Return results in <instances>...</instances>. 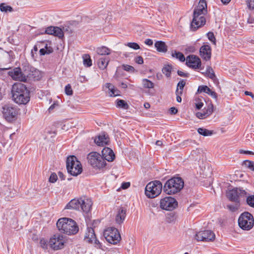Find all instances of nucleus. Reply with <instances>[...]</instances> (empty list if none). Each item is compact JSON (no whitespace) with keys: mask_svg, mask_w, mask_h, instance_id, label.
<instances>
[{"mask_svg":"<svg viewBox=\"0 0 254 254\" xmlns=\"http://www.w3.org/2000/svg\"><path fill=\"white\" fill-rule=\"evenodd\" d=\"M65 243L63 235L60 234L54 235L49 242L50 248L55 251L64 248Z\"/></svg>","mask_w":254,"mask_h":254,"instance_id":"12","label":"nucleus"},{"mask_svg":"<svg viewBox=\"0 0 254 254\" xmlns=\"http://www.w3.org/2000/svg\"><path fill=\"white\" fill-rule=\"evenodd\" d=\"M0 10L3 12H12L13 9V8L9 5H6L5 3H2L0 4Z\"/></svg>","mask_w":254,"mask_h":254,"instance_id":"39","label":"nucleus"},{"mask_svg":"<svg viewBox=\"0 0 254 254\" xmlns=\"http://www.w3.org/2000/svg\"><path fill=\"white\" fill-rule=\"evenodd\" d=\"M106 87L110 90V96H117L120 95V91L114 88V86L111 83H107Z\"/></svg>","mask_w":254,"mask_h":254,"instance_id":"32","label":"nucleus"},{"mask_svg":"<svg viewBox=\"0 0 254 254\" xmlns=\"http://www.w3.org/2000/svg\"><path fill=\"white\" fill-rule=\"evenodd\" d=\"M194 238L197 241L211 242L215 240V235L211 230H204L197 232Z\"/></svg>","mask_w":254,"mask_h":254,"instance_id":"15","label":"nucleus"},{"mask_svg":"<svg viewBox=\"0 0 254 254\" xmlns=\"http://www.w3.org/2000/svg\"><path fill=\"white\" fill-rule=\"evenodd\" d=\"M198 93L204 92L207 93V94L210 95L212 98L217 100V93L211 90L206 85H200L199 86L197 89Z\"/></svg>","mask_w":254,"mask_h":254,"instance_id":"21","label":"nucleus"},{"mask_svg":"<svg viewBox=\"0 0 254 254\" xmlns=\"http://www.w3.org/2000/svg\"><path fill=\"white\" fill-rule=\"evenodd\" d=\"M186 64L189 67L194 69H202L201 67V62L200 59L197 56L193 55H189L187 57Z\"/></svg>","mask_w":254,"mask_h":254,"instance_id":"17","label":"nucleus"},{"mask_svg":"<svg viewBox=\"0 0 254 254\" xmlns=\"http://www.w3.org/2000/svg\"><path fill=\"white\" fill-rule=\"evenodd\" d=\"M176 94L177 95L176 100L178 102H181L182 101V98L181 97V95L182 94V93L181 91H179V90H176Z\"/></svg>","mask_w":254,"mask_h":254,"instance_id":"55","label":"nucleus"},{"mask_svg":"<svg viewBox=\"0 0 254 254\" xmlns=\"http://www.w3.org/2000/svg\"><path fill=\"white\" fill-rule=\"evenodd\" d=\"M247 4L250 9H254V0H248Z\"/></svg>","mask_w":254,"mask_h":254,"instance_id":"53","label":"nucleus"},{"mask_svg":"<svg viewBox=\"0 0 254 254\" xmlns=\"http://www.w3.org/2000/svg\"><path fill=\"white\" fill-rule=\"evenodd\" d=\"M175 219V214L171 213L169 214H168L166 217V221L168 223H172L173 222Z\"/></svg>","mask_w":254,"mask_h":254,"instance_id":"48","label":"nucleus"},{"mask_svg":"<svg viewBox=\"0 0 254 254\" xmlns=\"http://www.w3.org/2000/svg\"><path fill=\"white\" fill-rule=\"evenodd\" d=\"M207 13L205 0H199L197 6L194 9L193 18L190 23V29L195 31L206 23L204 15Z\"/></svg>","mask_w":254,"mask_h":254,"instance_id":"1","label":"nucleus"},{"mask_svg":"<svg viewBox=\"0 0 254 254\" xmlns=\"http://www.w3.org/2000/svg\"><path fill=\"white\" fill-rule=\"evenodd\" d=\"M122 68L126 71L129 72H134L135 71L134 68L130 65L123 64L122 65Z\"/></svg>","mask_w":254,"mask_h":254,"instance_id":"43","label":"nucleus"},{"mask_svg":"<svg viewBox=\"0 0 254 254\" xmlns=\"http://www.w3.org/2000/svg\"><path fill=\"white\" fill-rule=\"evenodd\" d=\"M27 78H33L34 80H39L42 77L41 72L35 69H33V70L27 72Z\"/></svg>","mask_w":254,"mask_h":254,"instance_id":"26","label":"nucleus"},{"mask_svg":"<svg viewBox=\"0 0 254 254\" xmlns=\"http://www.w3.org/2000/svg\"><path fill=\"white\" fill-rule=\"evenodd\" d=\"M169 112L171 115H175L178 113V109L175 107H171L169 109Z\"/></svg>","mask_w":254,"mask_h":254,"instance_id":"58","label":"nucleus"},{"mask_svg":"<svg viewBox=\"0 0 254 254\" xmlns=\"http://www.w3.org/2000/svg\"><path fill=\"white\" fill-rule=\"evenodd\" d=\"M83 60V64L85 66L90 67L92 65V60L90 56L88 54H84L82 56Z\"/></svg>","mask_w":254,"mask_h":254,"instance_id":"34","label":"nucleus"},{"mask_svg":"<svg viewBox=\"0 0 254 254\" xmlns=\"http://www.w3.org/2000/svg\"><path fill=\"white\" fill-rule=\"evenodd\" d=\"M238 225L244 230H251L254 226V218L249 212L242 213L238 219Z\"/></svg>","mask_w":254,"mask_h":254,"instance_id":"8","label":"nucleus"},{"mask_svg":"<svg viewBox=\"0 0 254 254\" xmlns=\"http://www.w3.org/2000/svg\"><path fill=\"white\" fill-rule=\"evenodd\" d=\"M162 189V184L160 181L151 182L146 185L145 193L148 198H155L160 194Z\"/></svg>","mask_w":254,"mask_h":254,"instance_id":"7","label":"nucleus"},{"mask_svg":"<svg viewBox=\"0 0 254 254\" xmlns=\"http://www.w3.org/2000/svg\"><path fill=\"white\" fill-rule=\"evenodd\" d=\"M246 202L248 205L254 208V195H250L247 197Z\"/></svg>","mask_w":254,"mask_h":254,"instance_id":"41","label":"nucleus"},{"mask_svg":"<svg viewBox=\"0 0 254 254\" xmlns=\"http://www.w3.org/2000/svg\"><path fill=\"white\" fill-rule=\"evenodd\" d=\"M40 246L43 249H48V244L47 243V241L45 239H41L40 241Z\"/></svg>","mask_w":254,"mask_h":254,"instance_id":"49","label":"nucleus"},{"mask_svg":"<svg viewBox=\"0 0 254 254\" xmlns=\"http://www.w3.org/2000/svg\"><path fill=\"white\" fill-rule=\"evenodd\" d=\"M11 93L12 99L17 104L26 105L30 101V91L23 83H14L12 86Z\"/></svg>","mask_w":254,"mask_h":254,"instance_id":"2","label":"nucleus"},{"mask_svg":"<svg viewBox=\"0 0 254 254\" xmlns=\"http://www.w3.org/2000/svg\"><path fill=\"white\" fill-rule=\"evenodd\" d=\"M177 73L179 76H182V77H189V73L184 72L183 71L179 70H178L177 71Z\"/></svg>","mask_w":254,"mask_h":254,"instance_id":"57","label":"nucleus"},{"mask_svg":"<svg viewBox=\"0 0 254 254\" xmlns=\"http://www.w3.org/2000/svg\"><path fill=\"white\" fill-rule=\"evenodd\" d=\"M64 91L67 95H72L73 94V91L69 84L65 86Z\"/></svg>","mask_w":254,"mask_h":254,"instance_id":"46","label":"nucleus"},{"mask_svg":"<svg viewBox=\"0 0 254 254\" xmlns=\"http://www.w3.org/2000/svg\"><path fill=\"white\" fill-rule=\"evenodd\" d=\"M103 156L104 157L105 160H107L109 162L113 161L115 157V155L113 150L110 148L106 147L104 148L102 151Z\"/></svg>","mask_w":254,"mask_h":254,"instance_id":"20","label":"nucleus"},{"mask_svg":"<svg viewBox=\"0 0 254 254\" xmlns=\"http://www.w3.org/2000/svg\"><path fill=\"white\" fill-rule=\"evenodd\" d=\"M172 66L170 64L165 65L162 68V71L167 77H170L171 75Z\"/></svg>","mask_w":254,"mask_h":254,"instance_id":"33","label":"nucleus"},{"mask_svg":"<svg viewBox=\"0 0 254 254\" xmlns=\"http://www.w3.org/2000/svg\"><path fill=\"white\" fill-rule=\"evenodd\" d=\"M196 116L199 119H204V118L207 117V116L205 115V113H204V112H203V113H201V112L196 113Z\"/></svg>","mask_w":254,"mask_h":254,"instance_id":"56","label":"nucleus"},{"mask_svg":"<svg viewBox=\"0 0 254 254\" xmlns=\"http://www.w3.org/2000/svg\"><path fill=\"white\" fill-rule=\"evenodd\" d=\"M58 175H59V176L60 178L62 180H64L65 179L64 175V174L62 172H59L58 173Z\"/></svg>","mask_w":254,"mask_h":254,"instance_id":"63","label":"nucleus"},{"mask_svg":"<svg viewBox=\"0 0 254 254\" xmlns=\"http://www.w3.org/2000/svg\"><path fill=\"white\" fill-rule=\"evenodd\" d=\"M58 179V176L55 173H52L50 176L49 181L51 183H55Z\"/></svg>","mask_w":254,"mask_h":254,"instance_id":"47","label":"nucleus"},{"mask_svg":"<svg viewBox=\"0 0 254 254\" xmlns=\"http://www.w3.org/2000/svg\"><path fill=\"white\" fill-rule=\"evenodd\" d=\"M94 142L98 146H104L108 144L109 138L105 134L99 135L94 138Z\"/></svg>","mask_w":254,"mask_h":254,"instance_id":"22","label":"nucleus"},{"mask_svg":"<svg viewBox=\"0 0 254 254\" xmlns=\"http://www.w3.org/2000/svg\"><path fill=\"white\" fill-rule=\"evenodd\" d=\"M89 163L95 168L101 169L106 165V162L99 153L96 152L90 153L87 156Z\"/></svg>","mask_w":254,"mask_h":254,"instance_id":"9","label":"nucleus"},{"mask_svg":"<svg viewBox=\"0 0 254 254\" xmlns=\"http://www.w3.org/2000/svg\"><path fill=\"white\" fill-rule=\"evenodd\" d=\"M243 165L254 172V162L246 160L243 161Z\"/></svg>","mask_w":254,"mask_h":254,"instance_id":"37","label":"nucleus"},{"mask_svg":"<svg viewBox=\"0 0 254 254\" xmlns=\"http://www.w3.org/2000/svg\"><path fill=\"white\" fill-rule=\"evenodd\" d=\"M126 45L134 50H138L140 49L139 45L134 42H129L126 44Z\"/></svg>","mask_w":254,"mask_h":254,"instance_id":"45","label":"nucleus"},{"mask_svg":"<svg viewBox=\"0 0 254 254\" xmlns=\"http://www.w3.org/2000/svg\"><path fill=\"white\" fill-rule=\"evenodd\" d=\"M92 205L91 199L84 197L78 199L71 200L66 205V209H73L75 210H82L85 213L90 212Z\"/></svg>","mask_w":254,"mask_h":254,"instance_id":"5","label":"nucleus"},{"mask_svg":"<svg viewBox=\"0 0 254 254\" xmlns=\"http://www.w3.org/2000/svg\"><path fill=\"white\" fill-rule=\"evenodd\" d=\"M2 113L3 117L8 122L16 120L18 114L16 108L9 105H5L2 107Z\"/></svg>","mask_w":254,"mask_h":254,"instance_id":"14","label":"nucleus"},{"mask_svg":"<svg viewBox=\"0 0 254 254\" xmlns=\"http://www.w3.org/2000/svg\"><path fill=\"white\" fill-rule=\"evenodd\" d=\"M154 46L158 52L166 53L168 50V47L164 42L158 41L155 43Z\"/></svg>","mask_w":254,"mask_h":254,"instance_id":"25","label":"nucleus"},{"mask_svg":"<svg viewBox=\"0 0 254 254\" xmlns=\"http://www.w3.org/2000/svg\"><path fill=\"white\" fill-rule=\"evenodd\" d=\"M200 56L202 59L207 61L210 60L211 57V48L208 45L202 46L199 49Z\"/></svg>","mask_w":254,"mask_h":254,"instance_id":"19","label":"nucleus"},{"mask_svg":"<svg viewBox=\"0 0 254 254\" xmlns=\"http://www.w3.org/2000/svg\"><path fill=\"white\" fill-rule=\"evenodd\" d=\"M134 61L136 63L141 64H143V59L140 56H138L134 58Z\"/></svg>","mask_w":254,"mask_h":254,"instance_id":"52","label":"nucleus"},{"mask_svg":"<svg viewBox=\"0 0 254 254\" xmlns=\"http://www.w3.org/2000/svg\"><path fill=\"white\" fill-rule=\"evenodd\" d=\"M198 132L204 136H210L213 134L212 130H209L203 128H198L197 129Z\"/></svg>","mask_w":254,"mask_h":254,"instance_id":"35","label":"nucleus"},{"mask_svg":"<svg viewBox=\"0 0 254 254\" xmlns=\"http://www.w3.org/2000/svg\"><path fill=\"white\" fill-rule=\"evenodd\" d=\"M111 51L110 49L105 46L98 47L96 49L97 54L101 56L109 55L110 54Z\"/></svg>","mask_w":254,"mask_h":254,"instance_id":"30","label":"nucleus"},{"mask_svg":"<svg viewBox=\"0 0 254 254\" xmlns=\"http://www.w3.org/2000/svg\"><path fill=\"white\" fill-rule=\"evenodd\" d=\"M58 230L63 233L68 235H74L79 230V228L76 222L70 218H62L57 222Z\"/></svg>","mask_w":254,"mask_h":254,"instance_id":"3","label":"nucleus"},{"mask_svg":"<svg viewBox=\"0 0 254 254\" xmlns=\"http://www.w3.org/2000/svg\"><path fill=\"white\" fill-rule=\"evenodd\" d=\"M233 204H228L226 205V208L232 212L237 211L240 207V202L239 201H233Z\"/></svg>","mask_w":254,"mask_h":254,"instance_id":"29","label":"nucleus"},{"mask_svg":"<svg viewBox=\"0 0 254 254\" xmlns=\"http://www.w3.org/2000/svg\"><path fill=\"white\" fill-rule=\"evenodd\" d=\"M130 183L129 182H124L122 183L121 188L123 189H127L130 186Z\"/></svg>","mask_w":254,"mask_h":254,"instance_id":"59","label":"nucleus"},{"mask_svg":"<svg viewBox=\"0 0 254 254\" xmlns=\"http://www.w3.org/2000/svg\"><path fill=\"white\" fill-rule=\"evenodd\" d=\"M144 43L148 46H152L153 45V41L150 39H147L144 41Z\"/></svg>","mask_w":254,"mask_h":254,"instance_id":"62","label":"nucleus"},{"mask_svg":"<svg viewBox=\"0 0 254 254\" xmlns=\"http://www.w3.org/2000/svg\"><path fill=\"white\" fill-rule=\"evenodd\" d=\"M104 236L108 242L111 244L116 245L121 240V237L118 230L114 227L107 228Z\"/></svg>","mask_w":254,"mask_h":254,"instance_id":"10","label":"nucleus"},{"mask_svg":"<svg viewBox=\"0 0 254 254\" xmlns=\"http://www.w3.org/2000/svg\"><path fill=\"white\" fill-rule=\"evenodd\" d=\"M142 83L145 88H153L154 87V83L147 79H143Z\"/></svg>","mask_w":254,"mask_h":254,"instance_id":"36","label":"nucleus"},{"mask_svg":"<svg viewBox=\"0 0 254 254\" xmlns=\"http://www.w3.org/2000/svg\"><path fill=\"white\" fill-rule=\"evenodd\" d=\"M95 245V247L98 249H102V244L96 239V238L94 239L93 243Z\"/></svg>","mask_w":254,"mask_h":254,"instance_id":"54","label":"nucleus"},{"mask_svg":"<svg viewBox=\"0 0 254 254\" xmlns=\"http://www.w3.org/2000/svg\"><path fill=\"white\" fill-rule=\"evenodd\" d=\"M204 112L205 113V115H206L207 117H208L211 114H212V113L213 112V105L212 104V103H210L208 105L207 108Z\"/></svg>","mask_w":254,"mask_h":254,"instance_id":"42","label":"nucleus"},{"mask_svg":"<svg viewBox=\"0 0 254 254\" xmlns=\"http://www.w3.org/2000/svg\"><path fill=\"white\" fill-rule=\"evenodd\" d=\"M13 52L11 51L6 52L0 49V66H3L2 68L3 70L10 68L8 64L11 63L13 59Z\"/></svg>","mask_w":254,"mask_h":254,"instance_id":"13","label":"nucleus"},{"mask_svg":"<svg viewBox=\"0 0 254 254\" xmlns=\"http://www.w3.org/2000/svg\"><path fill=\"white\" fill-rule=\"evenodd\" d=\"M96 238L94 229L92 228H88L84 237V241L89 243L92 244L94 239Z\"/></svg>","mask_w":254,"mask_h":254,"instance_id":"23","label":"nucleus"},{"mask_svg":"<svg viewBox=\"0 0 254 254\" xmlns=\"http://www.w3.org/2000/svg\"><path fill=\"white\" fill-rule=\"evenodd\" d=\"M109 61L110 59L107 57L99 58L97 63L99 68L101 69H105L107 67Z\"/></svg>","mask_w":254,"mask_h":254,"instance_id":"27","label":"nucleus"},{"mask_svg":"<svg viewBox=\"0 0 254 254\" xmlns=\"http://www.w3.org/2000/svg\"><path fill=\"white\" fill-rule=\"evenodd\" d=\"M186 82L184 79H182L177 84V88L176 90H179V91H181L183 93V91L185 86Z\"/></svg>","mask_w":254,"mask_h":254,"instance_id":"44","label":"nucleus"},{"mask_svg":"<svg viewBox=\"0 0 254 254\" xmlns=\"http://www.w3.org/2000/svg\"><path fill=\"white\" fill-rule=\"evenodd\" d=\"M55 28L56 27L49 26L46 28L45 33L47 34L53 35L54 33V30Z\"/></svg>","mask_w":254,"mask_h":254,"instance_id":"50","label":"nucleus"},{"mask_svg":"<svg viewBox=\"0 0 254 254\" xmlns=\"http://www.w3.org/2000/svg\"><path fill=\"white\" fill-rule=\"evenodd\" d=\"M45 48L46 49V54H50L53 52V48L50 47H48L47 44L45 46Z\"/></svg>","mask_w":254,"mask_h":254,"instance_id":"60","label":"nucleus"},{"mask_svg":"<svg viewBox=\"0 0 254 254\" xmlns=\"http://www.w3.org/2000/svg\"><path fill=\"white\" fill-rule=\"evenodd\" d=\"M207 37H208V39L212 42H214V43H215V36H214V35L213 34V32H209L207 34Z\"/></svg>","mask_w":254,"mask_h":254,"instance_id":"51","label":"nucleus"},{"mask_svg":"<svg viewBox=\"0 0 254 254\" xmlns=\"http://www.w3.org/2000/svg\"><path fill=\"white\" fill-rule=\"evenodd\" d=\"M53 35L57 36L59 38H62L64 37V34L63 31L61 28L59 27H56V28L54 30Z\"/></svg>","mask_w":254,"mask_h":254,"instance_id":"38","label":"nucleus"},{"mask_svg":"<svg viewBox=\"0 0 254 254\" xmlns=\"http://www.w3.org/2000/svg\"><path fill=\"white\" fill-rule=\"evenodd\" d=\"M203 106V103L201 101H198L195 103L196 108L198 110L200 109Z\"/></svg>","mask_w":254,"mask_h":254,"instance_id":"61","label":"nucleus"},{"mask_svg":"<svg viewBox=\"0 0 254 254\" xmlns=\"http://www.w3.org/2000/svg\"><path fill=\"white\" fill-rule=\"evenodd\" d=\"M126 216V210L123 207H120L116 216V221L118 224H121L124 221Z\"/></svg>","mask_w":254,"mask_h":254,"instance_id":"24","label":"nucleus"},{"mask_svg":"<svg viewBox=\"0 0 254 254\" xmlns=\"http://www.w3.org/2000/svg\"><path fill=\"white\" fill-rule=\"evenodd\" d=\"M116 107L118 108L127 110L129 108V105L124 100L118 99L116 101Z\"/></svg>","mask_w":254,"mask_h":254,"instance_id":"31","label":"nucleus"},{"mask_svg":"<svg viewBox=\"0 0 254 254\" xmlns=\"http://www.w3.org/2000/svg\"><path fill=\"white\" fill-rule=\"evenodd\" d=\"M66 169L71 175L77 176L82 172V167L80 161L74 156H69L66 159Z\"/></svg>","mask_w":254,"mask_h":254,"instance_id":"6","label":"nucleus"},{"mask_svg":"<svg viewBox=\"0 0 254 254\" xmlns=\"http://www.w3.org/2000/svg\"><path fill=\"white\" fill-rule=\"evenodd\" d=\"M11 77L14 79L21 81H25L27 78V71L24 70V72L21 71L20 68H15L10 73Z\"/></svg>","mask_w":254,"mask_h":254,"instance_id":"18","label":"nucleus"},{"mask_svg":"<svg viewBox=\"0 0 254 254\" xmlns=\"http://www.w3.org/2000/svg\"><path fill=\"white\" fill-rule=\"evenodd\" d=\"M39 52L41 55H45L46 54V51L45 48L41 49Z\"/></svg>","mask_w":254,"mask_h":254,"instance_id":"64","label":"nucleus"},{"mask_svg":"<svg viewBox=\"0 0 254 254\" xmlns=\"http://www.w3.org/2000/svg\"><path fill=\"white\" fill-rule=\"evenodd\" d=\"M172 56L178 59L181 62H184L185 61L184 55L180 52L175 51L174 53H172Z\"/></svg>","mask_w":254,"mask_h":254,"instance_id":"40","label":"nucleus"},{"mask_svg":"<svg viewBox=\"0 0 254 254\" xmlns=\"http://www.w3.org/2000/svg\"><path fill=\"white\" fill-rule=\"evenodd\" d=\"M178 205V202L171 196L166 197L160 200V207L166 210H172Z\"/></svg>","mask_w":254,"mask_h":254,"instance_id":"16","label":"nucleus"},{"mask_svg":"<svg viewBox=\"0 0 254 254\" xmlns=\"http://www.w3.org/2000/svg\"><path fill=\"white\" fill-rule=\"evenodd\" d=\"M184 186V182L181 178L173 177L165 183L163 190L166 194H174L180 192Z\"/></svg>","mask_w":254,"mask_h":254,"instance_id":"4","label":"nucleus"},{"mask_svg":"<svg viewBox=\"0 0 254 254\" xmlns=\"http://www.w3.org/2000/svg\"><path fill=\"white\" fill-rule=\"evenodd\" d=\"M201 73L212 80H214L216 78V75L213 69L209 65L207 66L206 71L202 72Z\"/></svg>","mask_w":254,"mask_h":254,"instance_id":"28","label":"nucleus"},{"mask_svg":"<svg viewBox=\"0 0 254 254\" xmlns=\"http://www.w3.org/2000/svg\"><path fill=\"white\" fill-rule=\"evenodd\" d=\"M247 192L242 188H235L227 192V197L231 201H239L246 196Z\"/></svg>","mask_w":254,"mask_h":254,"instance_id":"11","label":"nucleus"}]
</instances>
